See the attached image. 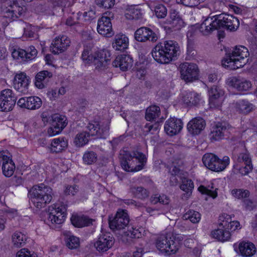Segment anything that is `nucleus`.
Masks as SVG:
<instances>
[{
    "label": "nucleus",
    "mask_w": 257,
    "mask_h": 257,
    "mask_svg": "<svg viewBox=\"0 0 257 257\" xmlns=\"http://www.w3.org/2000/svg\"><path fill=\"white\" fill-rule=\"evenodd\" d=\"M238 20L232 15L221 14L208 17L202 22L200 31L204 35H208L215 30L227 29L234 31L239 27Z\"/></svg>",
    "instance_id": "1"
},
{
    "label": "nucleus",
    "mask_w": 257,
    "mask_h": 257,
    "mask_svg": "<svg viewBox=\"0 0 257 257\" xmlns=\"http://www.w3.org/2000/svg\"><path fill=\"white\" fill-rule=\"evenodd\" d=\"M178 43L173 40L158 44L152 50V55L155 61L161 64H168L176 60L180 53Z\"/></svg>",
    "instance_id": "2"
},
{
    "label": "nucleus",
    "mask_w": 257,
    "mask_h": 257,
    "mask_svg": "<svg viewBox=\"0 0 257 257\" xmlns=\"http://www.w3.org/2000/svg\"><path fill=\"white\" fill-rule=\"evenodd\" d=\"M87 129L88 133L82 132L76 136L74 143L77 147H82L87 144L90 136L98 139H105L108 135L109 127L107 123L94 121L88 123Z\"/></svg>",
    "instance_id": "3"
},
{
    "label": "nucleus",
    "mask_w": 257,
    "mask_h": 257,
    "mask_svg": "<svg viewBox=\"0 0 257 257\" xmlns=\"http://www.w3.org/2000/svg\"><path fill=\"white\" fill-rule=\"evenodd\" d=\"M249 56L248 49L243 46H236L228 53L222 61V65L230 70L243 67L247 62Z\"/></svg>",
    "instance_id": "4"
},
{
    "label": "nucleus",
    "mask_w": 257,
    "mask_h": 257,
    "mask_svg": "<svg viewBox=\"0 0 257 257\" xmlns=\"http://www.w3.org/2000/svg\"><path fill=\"white\" fill-rule=\"evenodd\" d=\"M29 195L31 201L38 208L44 207L52 199V189L42 183L33 186L29 191Z\"/></svg>",
    "instance_id": "5"
},
{
    "label": "nucleus",
    "mask_w": 257,
    "mask_h": 257,
    "mask_svg": "<svg viewBox=\"0 0 257 257\" xmlns=\"http://www.w3.org/2000/svg\"><path fill=\"white\" fill-rule=\"evenodd\" d=\"M146 158L142 153L134 152L132 154L126 152L121 160V165L127 172H137L142 170L146 162Z\"/></svg>",
    "instance_id": "6"
},
{
    "label": "nucleus",
    "mask_w": 257,
    "mask_h": 257,
    "mask_svg": "<svg viewBox=\"0 0 257 257\" xmlns=\"http://www.w3.org/2000/svg\"><path fill=\"white\" fill-rule=\"evenodd\" d=\"M66 206L65 204H55L49 208V213L46 220V223L52 228L56 225L62 224L66 217Z\"/></svg>",
    "instance_id": "7"
},
{
    "label": "nucleus",
    "mask_w": 257,
    "mask_h": 257,
    "mask_svg": "<svg viewBox=\"0 0 257 257\" xmlns=\"http://www.w3.org/2000/svg\"><path fill=\"white\" fill-rule=\"evenodd\" d=\"M204 165L209 169L220 172L224 170L229 164V158L224 156L222 160L214 154L211 153L205 154L202 158Z\"/></svg>",
    "instance_id": "8"
},
{
    "label": "nucleus",
    "mask_w": 257,
    "mask_h": 257,
    "mask_svg": "<svg viewBox=\"0 0 257 257\" xmlns=\"http://www.w3.org/2000/svg\"><path fill=\"white\" fill-rule=\"evenodd\" d=\"M156 246L162 253L166 254H174L178 249L175 241L171 237L165 235L158 237L156 241Z\"/></svg>",
    "instance_id": "9"
},
{
    "label": "nucleus",
    "mask_w": 257,
    "mask_h": 257,
    "mask_svg": "<svg viewBox=\"0 0 257 257\" xmlns=\"http://www.w3.org/2000/svg\"><path fill=\"white\" fill-rule=\"evenodd\" d=\"M129 221L127 211L119 209L113 219L109 220V227L113 230L122 229L127 226Z\"/></svg>",
    "instance_id": "10"
},
{
    "label": "nucleus",
    "mask_w": 257,
    "mask_h": 257,
    "mask_svg": "<svg viewBox=\"0 0 257 257\" xmlns=\"http://www.w3.org/2000/svg\"><path fill=\"white\" fill-rule=\"evenodd\" d=\"M180 68L181 77L186 81L191 82L197 78L198 69L195 64L185 62L180 65Z\"/></svg>",
    "instance_id": "11"
},
{
    "label": "nucleus",
    "mask_w": 257,
    "mask_h": 257,
    "mask_svg": "<svg viewBox=\"0 0 257 257\" xmlns=\"http://www.w3.org/2000/svg\"><path fill=\"white\" fill-rule=\"evenodd\" d=\"M52 126L48 129L49 136H53L58 134L66 126V118L59 114H54L51 116Z\"/></svg>",
    "instance_id": "12"
},
{
    "label": "nucleus",
    "mask_w": 257,
    "mask_h": 257,
    "mask_svg": "<svg viewBox=\"0 0 257 257\" xmlns=\"http://www.w3.org/2000/svg\"><path fill=\"white\" fill-rule=\"evenodd\" d=\"M135 38L136 41L140 42H145L149 41L155 43L158 40L159 36L151 29L143 27L136 31Z\"/></svg>",
    "instance_id": "13"
},
{
    "label": "nucleus",
    "mask_w": 257,
    "mask_h": 257,
    "mask_svg": "<svg viewBox=\"0 0 257 257\" xmlns=\"http://www.w3.org/2000/svg\"><path fill=\"white\" fill-rule=\"evenodd\" d=\"M94 66L98 70L105 69L110 61V53L106 49L94 52Z\"/></svg>",
    "instance_id": "14"
},
{
    "label": "nucleus",
    "mask_w": 257,
    "mask_h": 257,
    "mask_svg": "<svg viewBox=\"0 0 257 257\" xmlns=\"http://www.w3.org/2000/svg\"><path fill=\"white\" fill-rule=\"evenodd\" d=\"M114 242L113 236L108 232L100 234L94 246L99 252H104L110 248Z\"/></svg>",
    "instance_id": "15"
},
{
    "label": "nucleus",
    "mask_w": 257,
    "mask_h": 257,
    "mask_svg": "<svg viewBox=\"0 0 257 257\" xmlns=\"http://www.w3.org/2000/svg\"><path fill=\"white\" fill-rule=\"evenodd\" d=\"M38 53L35 47L31 46L26 50L20 48L14 49L12 51V56L15 59H21L28 61L34 59Z\"/></svg>",
    "instance_id": "16"
},
{
    "label": "nucleus",
    "mask_w": 257,
    "mask_h": 257,
    "mask_svg": "<svg viewBox=\"0 0 257 257\" xmlns=\"http://www.w3.org/2000/svg\"><path fill=\"white\" fill-rule=\"evenodd\" d=\"M29 77L24 73L17 74L14 80V87L19 92L25 94L28 91Z\"/></svg>",
    "instance_id": "17"
},
{
    "label": "nucleus",
    "mask_w": 257,
    "mask_h": 257,
    "mask_svg": "<svg viewBox=\"0 0 257 257\" xmlns=\"http://www.w3.org/2000/svg\"><path fill=\"white\" fill-rule=\"evenodd\" d=\"M8 155V153L7 152H0V162H3L2 170L3 174L6 177H10L14 174L16 166Z\"/></svg>",
    "instance_id": "18"
},
{
    "label": "nucleus",
    "mask_w": 257,
    "mask_h": 257,
    "mask_svg": "<svg viewBox=\"0 0 257 257\" xmlns=\"http://www.w3.org/2000/svg\"><path fill=\"white\" fill-rule=\"evenodd\" d=\"M208 92L210 107L220 106L224 99V91L219 87L213 86Z\"/></svg>",
    "instance_id": "19"
},
{
    "label": "nucleus",
    "mask_w": 257,
    "mask_h": 257,
    "mask_svg": "<svg viewBox=\"0 0 257 257\" xmlns=\"http://www.w3.org/2000/svg\"><path fill=\"white\" fill-rule=\"evenodd\" d=\"M227 85L232 87L238 91H247L251 87V82L240 77L232 76L226 80Z\"/></svg>",
    "instance_id": "20"
},
{
    "label": "nucleus",
    "mask_w": 257,
    "mask_h": 257,
    "mask_svg": "<svg viewBox=\"0 0 257 257\" xmlns=\"http://www.w3.org/2000/svg\"><path fill=\"white\" fill-rule=\"evenodd\" d=\"M183 123L181 119L176 117H171L165 123L164 130L170 136L178 134L183 128Z\"/></svg>",
    "instance_id": "21"
},
{
    "label": "nucleus",
    "mask_w": 257,
    "mask_h": 257,
    "mask_svg": "<svg viewBox=\"0 0 257 257\" xmlns=\"http://www.w3.org/2000/svg\"><path fill=\"white\" fill-rule=\"evenodd\" d=\"M97 30L99 34L106 37H111L114 35L111 21L107 17L102 16L98 21Z\"/></svg>",
    "instance_id": "22"
},
{
    "label": "nucleus",
    "mask_w": 257,
    "mask_h": 257,
    "mask_svg": "<svg viewBox=\"0 0 257 257\" xmlns=\"http://www.w3.org/2000/svg\"><path fill=\"white\" fill-rule=\"evenodd\" d=\"M70 44V40L66 36L56 38L52 43L51 50L54 54H58L65 51Z\"/></svg>",
    "instance_id": "23"
},
{
    "label": "nucleus",
    "mask_w": 257,
    "mask_h": 257,
    "mask_svg": "<svg viewBox=\"0 0 257 257\" xmlns=\"http://www.w3.org/2000/svg\"><path fill=\"white\" fill-rule=\"evenodd\" d=\"M206 122L201 117H196L189 121L187 124V130L192 135L199 134L205 128Z\"/></svg>",
    "instance_id": "24"
},
{
    "label": "nucleus",
    "mask_w": 257,
    "mask_h": 257,
    "mask_svg": "<svg viewBox=\"0 0 257 257\" xmlns=\"http://www.w3.org/2000/svg\"><path fill=\"white\" fill-rule=\"evenodd\" d=\"M133 58L128 55H120L116 57L112 65L115 67H119L121 70L125 71L133 65Z\"/></svg>",
    "instance_id": "25"
},
{
    "label": "nucleus",
    "mask_w": 257,
    "mask_h": 257,
    "mask_svg": "<svg viewBox=\"0 0 257 257\" xmlns=\"http://www.w3.org/2000/svg\"><path fill=\"white\" fill-rule=\"evenodd\" d=\"M53 77L52 72L43 70L38 72L35 77V86L40 89L46 87Z\"/></svg>",
    "instance_id": "26"
},
{
    "label": "nucleus",
    "mask_w": 257,
    "mask_h": 257,
    "mask_svg": "<svg viewBox=\"0 0 257 257\" xmlns=\"http://www.w3.org/2000/svg\"><path fill=\"white\" fill-rule=\"evenodd\" d=\"M219 227L222 226L225 228L227 230L233 231L235 230L240 226V223L237 221H232L231 218L229 215L224 214L219 217Z\"/></svg>",
    "instance_id": "27"
},
{
    "label": "nucleus",
    "mask_w": 257,
    "mask_h": 257,
    "mask_svg": "<svg viewBox=\"0 0 257 257\" xmlns=\"http://www.w3.org/2000/svg\"><path fill=\"white\" fill-rule=\"evenodd\" d=\"M20 6L16 1H10L8 7L4 10V17L13 20L18 18V14Z\"/></svg>",
    "instance_id": "28"
},
{
    "label": "nucleus",
    "mask_w": 257,
    "mask_h": 257,
    "mask_svg": "<svg viewBox=\"0 0 257 257\" xmlns=\"http://www.w3.org/2000/svg\"><path fill=\"white\" fill-rule=\"evenodd\" d=\"M128 39L123 34H118L115 36L112 47L115 50L124 51L127 48Z\"/></svg>",
    "instance_id": "29"
},
{
    "label": "nucleus",
    "mask_w": 257,
    "mask_h": 257,
    "mask_svg": "<svg viewBox=\"0 0 257 257\" xmlns=\"http://www.w3.org/2000/svg\"><path fill=\"white\" fill-rule=\"evenodd\" d=\"M226 131V127L222 123H218L212 127L209 135L211 140L218 141L223 138L224 134Z\"/></svg>",
    "instance_id": "30"
},
{
    "label": "nucleus",
    "mask_w": 257,
    "mask_h": 257,
    "mask_svg": "<svg viewBox=\"0 0 257 257\" xmlns=\"http://www.w3.org/2000/svg\"><path fill=\"white\" fill-rule=\"evenodd\" d=\"M234 107L240 113L247 114L253 111L255 106L246 100H240L234 103Z\"/></svg>",
    "instance_id": "31"
},
{
    "label": "nucleus",
    "mask_w": 257,
    "mask_h": 257,
    "mask_svg": "<svg viewBox=\"0 0 257 257\" xmlns=\"http://www.w3.org/2000/svg\"><path fill=\"white\" fill-rule=\"evenodd\" d=\"M238 248L241 254L245 257L251 256L256 251L254 245L251 242H242L240 243Z\"/></svg>",
    "instance_id": "32"
},
{
    "label": "nucleus",
    "mask_w": 257,
    "mask_h": 257,
    "mask_svg": "<svg viewBox=\"0 0 257 257\" xmlns=\"http://www.w3.org/2000/svg\"><path fill=\"white\" fill-rule=\"evenodd\" d=\"M142 16V10L138 6H131L126 9L125 17L127 20H138Z\"/></svg>",
    "instance_id": "33"
},
{
    "label": "nucleus",
    "mask_w": 257,
    "mask_h": 257,
    "mask_svg": "<svg viewBox=\"0 0 257 257\" xmlns=\"http://www.w3.org/2000/svg\"><path fill=\"white\" fill-rule=\"evenodd\" d=\"M213 237L219 241L224 242L228 240L230 237L231 233L229 231L222 228V226L211 232Z\"/></svg>",
    "instance_id": "34"
},
{
    "label": "nucleus",
    "mask_w": 257,
    "mask_h": 257,
    "mask_svg": "<svg viewBox=\"0 0 257 257\" xmlns=\"http://www.w3.org/2000/svg\"><path fill=\"white\" fill-rule=\"evenodd\" d=\"M130 191L134 197L142 200L147 198L149 195L148 191L142 186H131Z\"/></svg>",
    "instance_id": "35"
},
{
    "label": "nucleus",
    "mask_w": 257,
    "mask_h": 257,
    "mask_svg": "<svg viewBox=\"0 0 257 257\" xmlns=\"http://www.w3.org/2000/svg\"><path fill=\"white\" fill-rule=\"evenodd\" d=\"M94 52L91 47H84L81 55V59L84 64H93L94 65Z\"/></svg>",
    "instance_id": "36"
},
{
    "label": "nucleus",
    "mask_w": 257,
    "mask_h": 257,
    "mask_svg": "<svg viewBox=\"0 0 257 257\" xmlns=\"http://www.w3.org/2000/svg\"><path fill=\"white\" fill-rule=\"evenodd\" d=\"M67 146V141L63 138L55 139L51 142L50 150L52 152L58 153L63 150Z\"/></svg>",
    "instance_id": "37"
},
{
    "label": "nucleus",
    "mask_w": 257,
    "mask_h": 257,
    "mask_svg": "<svg viewBox=\"0 0 257 257\" xmlns=\"http://www.w3.org/2000/svg\"><path fill=\"white\" fill-rule=\"evenodd\" d=\"M161 113L160 108L157 105H152L149 107L146 111L145 118L148 121L155 120Z\"/></svg>",
    "instance_id": "38"
},
{
    "label": "nucleus",
    "mask_w": 257,
    "mask_h": 257,
    "mask_svg": "<svg viewBox=\"0 0 257 257\" xmlns=\"http://www.w3.org/2000/svg\"><path fill=\"white\" fill-rule=\"evenodd\" d=\"M12 242L16 247H21L26 244L27 237L26 235L20 231H16L12 236Z\"/></svg>",
    "instance_id": "39"
},
{
    "label": "nucleus",
    "mask_w": 257,
    "mask_h": 257,
    "mask_svg": "<svg viewBox=\"0 0 257 257\" xmlns=\"http://www.w3.org/2000/svg\"><path fill=\"white\" fill-rule=\"evenodd\" d=\"M200 100L198 94L192 92H187L183 97V102L188 105H196Z\"/></svg>",
    "instance_id": "40"
},
{
    "label": "nucleus",
    "mask_w": 257,
    "mask_h": 257,
    "mask_svg": "<svg viewBox=\"0 0 257 257\" xmlns=\"http://www.w3.org/2000/svg\"><path fill=\"white\" fill-rule=\"evenodd\" d=\"M27 101V108L31 110L39 108L42 104L41 98L35 96L28 97Z\"/></svg>",
    "instance_id": "41"
},
{
    "label": "nucleus",
    "mask_w": 257,
    "mask_h": 257,
    "mask_svg": "<svg viewBox=\"0 0 257 257\" xmlns=\"http://www.w3.org/2000/svg\"><path fill=\"white\" fill-rule=\"evenodd\" d=\"M71 221L72 224L77 227H82L90 224L89 219L85 216L77 215H72L71 218Z\"/></svg>",
    "instance_id": "42"
},
{
    "label": "nucleus",
    "mask_w": 257,
    "mask_h": 257,
    "mask_svg": "<svg viewBox=\"0 0 257 257\" xmlns=\"http://www.w3.org/2000/svg\"><path fill=\"white\" fill-rule=\"evenodd\" d=\"M95 11L90 10L88 12H85L83 14L79 12L77 13L76 19L77 21L81 20L83 22H90L95 17Z\"/></svg>",
    "instance_id": "43"
},
{
    "label": "nucleus",
    "mask_w": 257,
    "mask_h": 257,
    "mask_svg": "<svg viewBox=\"0 0 257 257\" xmlns=\"http://www.w3.org/2000/svg\"><path fill=\"white\" fill-rule=\"evenodd\" d=\"M65 241L66 246L71 249L77 248L80 244L79 238L70 233L66 235Z\"/></svg>",
    "instance_id": "44"
},
{
    "label": "nucleus",
    "mask_w": 257,
    "mask_h": 257,
    "mask_svg": "<svg viewBox=\"0 0 257 257\" xmlns=\"http://www.w3.org/2000/svg\"><path fill=\"white\" fill-rule=\"evenodd\" d=\"M180 179L181 180L182 184L180 188L183 191L189 193L194 188V184L191 180L186 178V175L184 176H180Z\"/></svg>",
    "instance_id": "45"
},
{
    "label": "nucleus",
    "mask_w": 257,
    "mask_h": 257,
    "mask_svg": "<svg viewBox=\"0 0 257 257\" xmlns=\"http://www.w3.org/2000/svg\"><path fill=\"white\" fill-rule=\"evenodd\" d=\"M233 157L238 163H243L244 164L251 163V158L246 150H243L236 155L234 154Z\"/></svg>",
    "instance_id": "46"
},
{
    "label": "nucleus",
    "mask_w": 257,
    "mask_h": 257,
    "mask_svg": "<svg viewBox=\"0 0 257 257\" xmlns=\"http://www.w3.org/2000/svg\"><path fill=\"white\" fill-rule=\"evenodd\" d=\"M150 201L152 204H156L158 203L163 205H167L170 202L169 198L165 195L155 194L150 198Z\"/></svg>",
    "instance_id": "47"
},
{
    "label": "nucleus",
    "mask_w": 257,
    "mask_h": 257,
    "mask_svg": "<svg viewBox=\"0 0 257 257\" xmlns=\"http://www.w3.org/2000/svg\"><path fill=\"white\" fill-rule=\"evenodd\" d=\"M184 217L186 219H189L193 223H197L199 222L201 219V215L197 211L190 210L185 214Z\"/></svg>",
    "instance_id": "48"
},
{
    "label": "nucleus",
    "mask_w": 257,
    "mask_h": 257,
    "mask_svg": "<svg viewBox=\"0 0 257 257\" xmlns=\"http://www.w3.org/2000/svg\"><path fill=\"white\" fill-rule=\"evenodd\" d=\"M97 156L96 154L93 151H88L85 152L83 156V161L84 163L87 165H91L95 163L97 161Z\"/></svg>",
    "instance_id": "49"
},
{
    "label": "nucleus",
    "mask_w": 257,
    "mask_h": 257,
    "mask_svg": "<svg viewBox=\"0 0 257 257\" xmlns=\"http://www.w3.org/2000/svg\"><path fill=\"white\" fill-rule=\"evenodd\" d=\"M15 104V101H13L11 99L5 100L0 99V110L9 111L12 110Z\"/></svg>",
    "instance_id": "50"
},
{
    "label": "nucleus",
    "mask_w": 257,
    "mask_h": 257,
    "mask_svg": "<svg viewBox=\"0 0 257 257\" xmlns=\"http://www.w3.org/2000/svg\"><path fill=\"white\" fill-rule=\"evenodd\" d=\"M231 194L238 199H245L250 194L249 191L242 189H234L231 191Z\"/></svg>",
    "instance_id": "51"
},
{
    "label": "nucleus",
    "mask_w": 257,
    "mask_h": 257,
    "mask_svg": "<svg viewBox=\"0 0 257 257\" xmlns=\"http://www.w3.org/2000/svg\"><path fill=\"white\" fill-rule=\"evenodd\" d=\"M0 99L7 100H11L16 102L17 97L15 96L13 91L10 89H6L1 92Z\"/></svg>",
    "instance_id": "52"
},
{
    "label": "nucleus",
    "mask_w": 257,
    "mask_h": 257,
    "mask_svg": "<svg viewBox=\"0 0 257 257\" xmlns=\"http://www.w3.org/2000/svg\"><path fill=\"white\" fill-rule=\"evenodd\" d=\"M95 4L100 8L111 9L115 4V0H95Z\"/></svg>",
    "instance_id": "53"
},
{
    "label": "nucleus",
    "mask_w": 257,
    "mask_h": 257,
    "mask_svg": "<svg viewBox=\"0 0 257 257\" xmlns=\"http://www.w3.org/2000/svg\"><path fill=\"white\" fill-rule=\"evenodd\" d=\"M155 13L159 19L164 18L167 14V10L163 5H158L155 8Z\"/></svg>",
    "instance_id": "54"
},
{
    "label": "nucleus",
    "mask_w": 257,
    "mask_h": 257,
    "mask_svg": "<svg viewBox=\"0 0 257 257\" xmlns=\"http://www.w3.org/2000/svg\"><path fill=\"white\" fill-rule=\"evenodd\" d=\"M16 257H37V254L34 251H30L28 249L24 248L17 252Z\"/></svg>",
    "instance_id": "55"
},
{
    "label": "nucleus",
    "mask_w": 257,
    "mask_h": 257,
    "mask_svg": "<svg viewBox=\"0 0 257 257\" xmlns=\"http://www.w3.org/2000/svg\"><path fill=\"white\" fill-rule=\"evenodd\" d=\"M182 21L181 19H178L171 20L170 21V26H168V29H172L173 31H177L181 29V24Z\"/></svg>",
    "instance_id": "56"
},
{
    "label": "nucleus",
    "mask_w": 257,
    "mask_h": 257,
    "mask_svg": "<svg viewBox=\"0 0 257 257\" xmlns=\"http://www.w3.org/2000/svg\"><path fill=\"white\" fill-rule=\"evenodd\" d=\"M133 230H128L127 231L124 233V236L127 237L126 240L128 241L131 240L132 238H139L140 232H138V230L133 229Z\"/></svg>",
    "instance_id": "57"
},
{
    "label": "nucleus",
    "mask_w": 257,
    "mask_h": 257,
    "mask_svg": "<svg viewBox=\"0 0 257 257\" xmlns=\"http://www.w3.org/2000/svg\"><path fill=\"white\" fill-rule=\"evenodd\" d=\"M244 165L238 169L239 173L241 175H246L252 170V165L251 163L245 164Z\"/></svg>",
    "instance_id": "58"
},
{
    "label": "nucleus",
    "mask_w": 257,
    "mask_h": 257,
    "mask_svg": "<svg viewBox=\"0 0 257 257\" xmlns=\"http://www.w3.org/2000/svg\"><path fill=\"white\" fill-rule=\"evenodd\" d=\"M176 1L178 4H181L189 7H194L199 4V0H176Z\"/></svg>",
    "instance_id": "59"
},
{
    "label": "nucleus",
    "mask_w": 257,
    "mask_h": 257,
    "mask_svg": "<svg viewBox=\"0 0 257 257\" xmlns=\"http://www.w3.org/2000/svg\"><path fill=\"white\" fill-rule=\"evenodd\" d=\"M198 190L202 194H207L208 196L212 197L213 198H215L217 196V193L216 191H212L209 190L206 187L201 186L198 188Z\"/></svg>",
    "instance_id": "60"
},
{
    "label": "nucleus",
    "mask_w": 257,
    "mask_h": 257,
    "mask_svg": "<svg viewBox=\"0 0 257 257\" xmlns=\"http://www.w3.org/2000/svg\"><path fill=\"white\" fill-rule=\"evenodd\" d=\"M243 206L246 210L250 211L254 208L255 204L251 200L246 198L243 200Z\"/></svg>",
    "instance_id": "61"
},
{
    "label": "nucleus",
    "mask_w": 257,
    "mask_h": 257,
    "mask_svg": "<svg viewBox=\"0 0 257 257\" xmlns=\"http://www.w3.org/2000/svg\"><path fill=\"white\" fill-rule=\"evenodd\" d=\"M125 204L128 206H134L137 208L142 207V204L140 203L137 202L136 201L132 199H123L121 200V204Z\"/></svg>",
    "instance_id": "62"
},
{
    "label": "nucleus",
    "mask_w": 257,
    "mask_h": 257,
    "mask_svg": "<svg viewBox=\"0 0 257 257\" xmlns=\"http://www.w3.org/2000/svg\"><path fill=\"white\" fill-rule=\"evenodd\" d=\"M78 191V187L76 185L67 186L66 187L64 193L66 195H74Z\"/></svg>",
    "instance_id": "63"
},
{
    "label": "nucleus",
    "mask_w": 257,
    "mask_h": 257,
    "mask_svg": "<svg viewBox=\"0 0 257 257\" xmlns=\"http://www.w3.org/2000/svg\"><path fill=\"white\" fill-rule=\"evenodd\" d=\"M169 172L171 175H179V177L180 176H184L185 175L184 174L182 173V171L179 167L173 164L170 167Z\"/></svg>",
    "instance_id": "64"
}]
</instances>
